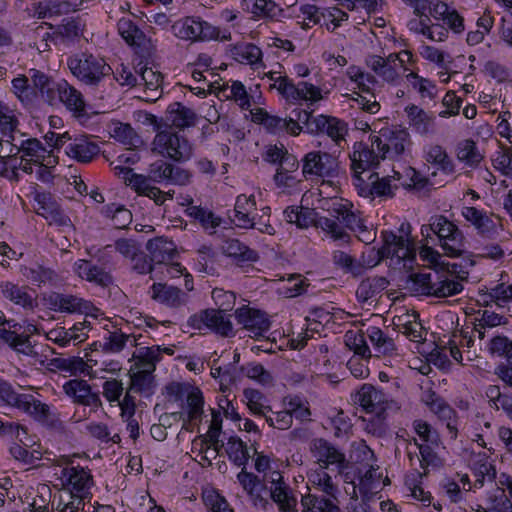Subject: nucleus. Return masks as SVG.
Segmentation results:
<instances>
[{"mask_svg":"<svg viewBox=\"0 0 512 512\" xmlns=\"http://www.w3.org/2000/svg\"><path fill=\"white\" fill-rule=\"evenodd\" d=\"M226 453L230 461L236 466L245 468L249 460L246 444L237 437H230L226 444Z\"/></svg>","mask_w":512,"mask_h":512,"instance_id":"13d9d810","label":"nucleus"},{"mask_svg":"<svg viewBox=\"0 0 512 512\" xmlns=\"http://www.w3.org/2000/svg\"><path fill=\"white\" fill-rule=\"evenodd\" d=\"M299 168V162L295 156H286L281 165H278L274 175V182L278 188L283 190L295 188L300 182L295 176Z\"/></svg>","mask_w":512,"mask_h":512,"instance_id":"bb28decb","label":"nucleus"},{"mask_svg":"<svg viewBox=\"0 0 512 512\" xmlns=\"http://www.w3.org/2000/svg\"><path fill=\"white\" fill-rule=\"evenodd\" d=\"M434 275L432 273H411L406 280V288L410 291L432 296Z\"/></svg>","mask_w":512,"mask_h":512,"instance_id":"5fc2aeb1","label":"nucleus"},{"mask_svg":"<svg viewBox=\"0 0 512 512\" xmlns=\"http://www.w3.org/2000/svg\"><path fill=\"white\" fill-rule=\"evenodd\" d=\"M425 160L446 174L454 172V164L446 150L438 144H429L423 150Z\"/></svg>","mask_w":512,"mask_h":512,"instance_id":"c9c22d12","label":"nucleus"},{"mask_svg":"<svg viewBox=\"0 0 512 512\" xmlns=\"http://www.w3.org/2000/svg\"><path fill=\"white\" fill-rule=\"evenodd\" d=\"M398 230L399 234L387 230L381 232L383 245L377 250L378 261L387 258L396 259L397 263L404 262V267H412L417 251L411 236V225L403 222Z\"/></svg>","mask_w":512,"mask_h":512,"instance_id":"20e7f679","label":"nucleus"},{"mask_svg":"<svg viewBox=\"0 0 512 512\" xmlns=\"http://www.w3.org/2000/svg\"><path fill=\"white\" fill-rule=\"evenodd\" d=\"M244 398L247 402L249 410L258 416L266 415V412H271V407L267 404L265 395L253 388H246L243 391Z\"/></svg>","mask_w":512,"mask_h":512,"instance_id":"052dcab7","label":"nucleus"},{"mask_svg":"<svg viewBox=\"0 0 512 512\" xmlns=\"http://www.w3.org/2000/svg\"><path fill=\"white\" fill-rule=\"evenodd\" d=\"M231 53L233 58L242 64L256 65L262 60L261 49L252 43L235 45Z\"/></svg>","mask_w":512,"mask_h":512,"instance_id":"6e6d98bb","label":"nucleus"},{"mask_svg":"<svg viewBox=\"0 0 512 512\" xmlns=\"http://www.w3.org/2000/svg\"><path fill=\"white\" fill-rule=\"evenodd\" d=\"M268 491L270 499L277 505L280 512L296 511L297 499L286 482L283 485L274 486Z\"/></svg>","mask_w":512,"mask_h":512,"instance_id":"79ce46f5","label":"nucleus"},{"mask_svg":"<svg viewBox=\"0 0 512 512\" xmlns=\"http://www.w3.org/2000/svg\"><path fill=\"white\" fill-rule=\"evenodd\" d=\"M310 451L318 467L325 466V469H328L330 466H336L338 473H342L347 468L345 454L324 438L313 439Z\"/></svg>","mask_w":512,"mask_h":512,"instance_id":"9b49d317","label":"nucleus"},{"mask_svg":"<svg viewBox=\"0 0 512 512\" xmlns=\"http://www.w3.org/2000/svg\"><path fill=\"white\" fill-rule=\"evenodd\" d=\"M237 324L249 332V336L259 338L265 335L270 329L271 321L268 315L249 306H242L235 311Z\"/></svg>","mask_w":512,"mask_h":512,"instance_id":"4468645a","label":"nucleus"},{"mask_svg":"<svg viewBox=\"0 0 512 512\" xmlns=\"http://www.w3.org/2000/svg\"><path fill=\"white\" fill-rule=\"evenodd\" d=\"M346 228L355 233L356 237L365 244H370L376 239V231L373 229V225L367 223V221L361 216L359 212H354L349 217H346Z\"/></svg>","mask_w":512,"mask_h":512,"instance_id":"e433bc0d","label":"nucleus"},{"mask_svg":"<svg viewBox=\"0 0 512 512\" xmlns=\"http://www.w3.org/2000/svg\"><path fill=\"white\" fill-rule=\"evenodd\" d=\"M35 86H30L29 79L25 75H19L12 80V92L25 106L33 105L37 95Z\"/></svg>","mask_w":512,"mask_h":512,"instance_id":"4d7b16f0","label":"nucleus"},{"mask_svg":"<svg viewBox=\"0 0 512 512\" xmlns=\"http://www.w3.org/2000/svg\"><path fill=\"white\" fill-rule=\"evenodd\" d=\"M237 480L243 490L247 493L249 500L254 507L260 508L264 511L272 508V503L264 496V493H266V484L260 477L246 471V468H242V470L237 474Z\"/></svg>","mask_w":512,"mask_h":512,"instance_id":"2eb2a0df","label":"nucleus"},{"mask_svg":"<svg viewBox=\"0 0 512 512\" xmlns=\"http://www.w3.org/2000/svg\"><path fill=\"white\" fill-rule=\"evenodd\" d=\"M43 300L50 310L61 313H77L86 309L85 302L74 295L49 292Z\"/></svg>","mask_w":512,"mask_h":512,"instance_id":"a211bd4d","label":"nucleus"},{"mask_svg":"<svg viewBox=\"0 0 512 512\" xmlns=\"http://www.w3.org/2000/svg\"><path fill=\"white\" fill-rule=\"evenodd\" d=\"M95 144L87 137L76 138L67 147L66 153L80 162H89L95 155Z\"/></svg>","mask_w":512,"mask_h":512,"instance_id":"8fccbe9b","label":"nucleus"},{"mask_svg":"<svg viewBox=\"0 0 512 512\" xmlns=\"http://www.w3.org/2000/svg\"><path fill=\"white\" fill-rule=\"evenodd\" d=\"M172 33L179 39L206 41L218 37V29L200 17H185L177 20L171 27Z\"/></svg>","mask_w":512,"mask_h":512,"instance_id":"6e6552de","label":"nucleus"},{"mask_svg":"<svg viewBox=\"0 0 512 512\" xmlns=\"http://www.w3.org/2000/svg\"><path fill=\"white\" fill-rule=\"evenodd\" d=\"M30 78L47 104L51 106L63 104L77 118L86 115V103L83 95L66 80L56 81L36 69L30 70Z\"/></svg>","mask_w":512,"mask_h":512,"instance_id":"f257e3e1","label":"nucleus"},{"mask_svg":"<svg viewBox=\"0 0 512 512\" xmlns=\"http://www.w3.org/2000/svg\"><path fill=\"white\" fill-rule=\"evenodd\" d=\"M382 156L376 147H373V136L371 145L364 142H356L353 146V152L350 154L351 169L356 173H363L366 170L377 166L382 160Z\"/></svg>","mask_w":512,"mask_h":512,"instance_id":"dca6fc26","label":"nucleus"},{"mask_svg":"<svg viewBox=\"0 0 512 512\" xmlns=\"http://www.w3.org/2000/svg\"><path fill=\"white\" fill-rule=\"evenodd\" d=\"M108 132L115 140L130 148H138L143 144L141 137L130 124L114 122L109 126Z\"/></svg>","mask_w":512,"mask_h":512,"instance_id":"37998d69","label":"nucleus"},{"mask_svg":"<svg viewBox=\"0 0 512 512\" xmlns=\"http://www.w3.org/2000/svg\"><path fill=\"white\" fill-rule=\"evenodd\" d=\"M462 216L470 222L481 236L492 238L497 233V224L485 211L476 207H463Z\"/></svg>","mask_w":512,"mask_h":512,"instance_id":"4be33fe9","label":"nucleus"},{"mask_svg":"<svg viewBox=\"0 0 512 512\" xmlns=\"http://www.w3.org/2000/svg\"><path fill=\"white\" fill-rule=\"evenodd\" d=\"M115 174L122 178L125 184L135 190L139 195L147 193L150 189L152 179L148 175L134 173L126 166H114Z\"/></svg>","mask_w":512,"mask_h":512,"instance_id":"2f4dec72","label":"nucleus"},{"mask_svg":"<svg viewBox=\"0 0 512 512\" xmlns=\"http://www.w3.org/2000/svg\"><path fill=\"white\" fill-rule=\"evenodd\" d=\"M186 213L189 217L200 222L204 229H215L221 224V219L215 214L201 206L190 205L186 209Z\"/></svg>","mask_w":512,"mask_h":512,"instance_id":"338daca9","label":"nucleus"},{"mask_svg":"<svg viewBox=\"0 0 512 512\" xmlns=\"http://www.w3.org/2000/svg\"><path fill=\"white\" fill-rule=\"evenodd\" d=\"M418 318L419 315L416 312L406 314L404 317H397L396 325L400 328L399 331L412 341H421L426 335L425 329Z\"/></svg>","mask_w":512,"mask_h":512,"instance_id":"c03bdc74","label":"nucleus"},{"mask_svg":"<svg viewBox=\"0 0 512 512\" xmlns=\"http://www.w3.org/2000/svg\"><path fill=\"white\" fill-rule=\"evenodd\" d=\"M167 112L169 113V119L172 125L177 128H185L194 125L196 119L195 112L180 102L170 104Z\"/></svg>","mask_w":512,"mask_h":512,"instance_id":"09e8293b","label":"nucleus"},{"mask_svg":"<svg viewBox=\"0 0 512 512\" xmlns=\"http://www.w3.org/2000/svg\"><path fill=\"white\" fill-rule=\"evenodd\" d=\"M353 400L369 414L384 413L386 409L385 394L370 384H363L353 395Z\"/></svg>","mask_w":512,"mask_h":512,"instance_id":"f3484780","label":"nucleus"},{"mask_svg":"<svg viewBox=\"0 0 512 512\" xmlns=\"http://www.w3.org/2000/svg\"><path fill=\"white\" fill-rule=\"evenodd\" d=\"M102 215L111 220L115 229H124L132 222V213L123 206L108 205L102 210Z\"/></svg>","mask_w":512,"mask_h":512,"instance_id":"680f3d73","label":"nucleus"},{"mask_svg":"<svg viewBox=\"0 0 512 512\" xmlns=\"http://www.w3.org/2000/svg\"><path fill=\"white\" fill-rule=\"evenodd\" d=\"M151 297L167 306L179 307L185 303V293L173 286L162 283H154L151 287Z\"/></svg>","mask_w":512,"mask_h":512,"instance_id":"c756f323","label":"nucleus"},{"mask_svg":"<svg viewBox=\"0 0 512 512\" xmlns=\"http://www.w3.org/2000/svg\"><path fill=\"white\" fill-rule=\"evenodd\" d=\"M187 326L203 334L206 331L215 332L223 337H231L235 334L230 316L223 310L206 309L193 314L188 318Z\"/></svg>","mask_w":512,"mask_h":512,"instance_id":"0eeeda50","label":"nucleus"},{"mask_svg":"<svg viewBox=\"0 0 512 512\" xmlns=\"http://www.w3.org/2000/svg\"><path fill=\"white\" fill-rule=\"evenodd\" d=\"M204 398L199 389H193L187 395L186 414L189 423L199 422L204 413Z\"/></svg>","mask_w":512,"mask_h":512,"instance_id":"e2e57ef3","label":"nucleus"},{"mask_svg":"<svg viewBox=\"0 0 512 512\" xmlns=\"http://www.w3.org/2000/svg\"><path fill=\"white\" fill-rule=\"evenodd\" d=\"M485 396L490 408L502 411L512 422V392L501 391L498 385H488Z\"/></svg>","mask_w":512,"mask_h":512,"instance_id":"cd10ccee","label":"nucleus"},{"mask_svg":"<svg viewBox=\"0 0 512 512\" xmlns=\"http://www.w3.org/2000/svg\"><path fill=\"white\" fill-rule=\"evenodd\" d=\"M389 281L382 276L369 277L359 284L356 295L359 299L367 301L387 288Z\"/></svg>","mask_w":512,"mask_h":512,"instance_id":"864d4df0","label":"nucleus"},{"mask_svg":"<svg viewBox=\"0 0 512 512\" xmlns=\"http://www.w3.org/2000/svg\"><path fill=\"white\" fill-rule=\"evenodd\" d=\"M130 392L149 397L154 393L155 383L153 373L138 369L131 374Z\"/></svg>","mask_w":512,"mask_h":512,"instance_id":"3c124183","label":"nucleus"},{"mask_svg":"<svg viewBox=\"0 0 512 512\" xmlns=\"http://www.w3.org/2000/svg\"><path fill=\"white\" fill-rule=\"evenodd\" d=\"M35 201L38 204L37 213L47 219L50 223H64L63 215L59 207L51 201V197L46 193H37Z\"/></svg>","mask_w":512,"mask_h":512,"instance_id":"de8ad7c7","label":"nucleus"},{"mask_svg":"<svg viewBox=\"0 0 512 512\" xmlns=\"http://www.w3.org/2000/svg\"><path fill=\"white\" fill-rule=\"evenodd\" d=\"M337 170V158L330 153L311 151L302 158V175L305 179L333 177Z\"/></svg>","mask_w":512,"mask_h":512,"instance_id":"1a4fd4ad","label":"nucleus"},{"mask_svg":"<svg viewBox=\"0 0 512 512\" xmlns=\"http://www.w3.org/2000/svg\"><path fill=\"white\" fill-rule=\"evenodd\" d=\"M267 77L273 81L271 88L277 89L287 101L313 105L323 99L321 88L310 82L299 81L295 84L288 76L277 75L276 72H269Z\"/></svg>","mask_w":512,"mask_h":512,"instance_id":"423d86ee","label":"nucleus"},{"mask_svg":"<svg viewBox=\"0 0 512 512\" xmlns=\"http://www.w3.org/2000/svg\"><path fill=\"white\" fill-rule=\"evenodd\" d=\"M23 275L33 284L42 285L52 283L56 280V274L53 270L42 265L35 264L23 269Z\"/></svg>","mask_w":512,"mask_h":512,"instance_id":"774afa93","label":"nucleus"},{"mask_svg":"<svg viewBox=\"0 0 512 512\" xmlns=\"http://www.w3.org/2000/svg\"><path fill=\"white\" fill-rule=\"evenodd\" d=\"M255 210V197L241 194L236 198L233 221L240 228L250 229L255 225V216L251 215Z\"/></svg>","mask_w":512,"mask_h":512,"instance_id":"a878e982","label":"nucleus"},{"mask_svg":"<svg viewBox=\"0 0 512 512\" xmlns=\"http://www.w3.org/2000/svg\"><path fill=\"white\" fill-rule=\"evenodd\" d=\"M409 141V133L404 129H397L373 136V147L377 148L383 159H394L404 153Z\"/></svg>","mask_w":512,"mask_h":512,"instance_id":"ddd939ff","label":"nucleus"},{"mask_svg":"<svg viewBox=\"0 0 512 512\" xmlns=\"http://www.w3.org/2000/svg\"><path fill=\"white\" fill-rule=\"evenodd\" d=\"M414 446L419 451V455L415 454V458L422 469V471H416V477L422 479L429 472L430 468H437L441 465V460L428 444H419L416 439H413Z\"/></svg>","mask_w":512,"mask_h":512,"instance_id":"4c0bfd02","label":"nucleus"},{"mask_svg":"<svg viewBox=\"0 0 512 512\" xmlns=\"http://www.w3.org/2000/svg\"><path fill=\"white\" fill-rule=\"evenodd\" d=\"M240 6L255 19L275 15L276 4L273 0H241Z\"/></svg>","mask_w":512,"mask_h":512,"instance_id":"603ef678","label":"nucleus"},{"mask_svg":"<svg viewBox=\"0 0 512 512\" xmlns=\"http://www.w3.org/2000/svg\"><path fill=\"white\" fill-rule=\"evenodd\" d=\"M309 134H325L337 147L342 149V143L346 142L348 125L344 120L337 117L319 114L315 116V121L310 124Z\"/></svg>","mask_w":512,"mask_h":512,"instance_id":"f8f14e48","label":"nucleus"},{"mask_svg":"<svg viewBox=\"0 0 512 512\" xmlns=\"http://www.w3.org/2000/svg\"><path fill=\"white\" fill-rule=\"evenodd\" d=\"M471 469L477 477L475 486L482 487L485 480L492 482L496 479V469L485 452L478 453L471 459Z\"/></svg>","mask_w":512,"mask_h":512,"instance_id":"58836bf2","label":"nucleus"},{"mask_svg":"<svg viewBox=\"0 0 512 512\" xmlns=\"http://www.w3.org/2000/svg\"><path fill=\"white\" fill-rule=\"evenodd\" d=\"M223 252L238 262H256L259 258L255 250L249 248L238 239H228L223 245Z\"/></svg>","mask_w":512,"mask_h":512,"instance_id":"49530a36","label":"nucleus"},{"mask_svg":"<svg viewBox=\"0 0 512 512\" xmlns=\"http://www.w3.org/2000/svg\"><path fill=\"white\" fill-rule=\"evenodd\" d=\"M430 410L438 415L439 418L447 421V429L450 431L451 437L457 435V428L453 424L452 419L455 417V410L440 396L434 402H430Z\"/></svg>","mask_w":512,"mask_h":512,"instance_id":"69168bd1","label":"nucleus"},{"mask_svg":"<svg viewBox=\"0 0 512 512\" xmlns=\"http://www.w3.org/2000/svg\"><path fill=\"white\" fill-rule=\"evenodd\" d=\"M146 120L157 131L152 141V151L154 153L177 163H185L192 158L194 147L185 135L171 130L159 131L158 119L152 114H147Z\"/></svg>","mask_w":512,"mask_h":512,"instance_id":"7ed1b4c3","label":"nucleus"},{"mask_svg":"<svg viewBox=\"0 0 512 512\" xmlns=\"http://www.w3.org/2000/svg\"><path fill=\"white\" fill-rule=\"evenodd\" d=\"M68 67L79 80L92 84L96 79V58L91 53H80L68 60Z\"/></svg>","mask_w":512,"mask_h":512,"instance_id":"aec40b11","label":"nucleus"},{"mask_svg":"<svg viewBox=\"0 0 512 512\" xmlns=\"http://www.w3.org/2000/svg\"><path fill=\"white\" fill-rule=\"evenodd\" d=\"M368 65L386 82L395 83L399 79V73L394 65L389 64L380 56H372L368 61Z\"/></svg>","mask_w":512,"mask_h":512,"instance_id":"0e129e2a","label":"nucleus"},{"mask_svg":"<svg viewBox=\"0 0 512 512\" xmlns=\"http://www.w3.org/2000/svg\"><path fill=\"white\" fill-rule=\"evenodd\" d=\"M327 470L322 466L308 472L309 493L301 498L303 512H341L336 504L338 485Z\"/></svg>","mask_w":512,"mask_h":512,"instance_id":"f03ea898","label":"nucleus"},{"mask_svg":"<svg viewBox=\"0 0 512 512\" xmlns=\"http://www.w3.org/2000/svg\"><path fill=\"white\" fill-rule=\"evenodd\" d=\"M3 297L25 310H33L37 303L36 298L30 294L29 287L13 282H0Z\"/></svg>","mask_w":512,"mask_h":512,"instance_id":"412c9836","label":"nucleus"},{"mask_svg":"<svg viewBox=\"0 0 512 512\" xmlns=\"http://www.w3.org/2000/svg\"><path fill=\"white\" fill-rule=\"evenodd\" d=\"M408 122L412 130L421 136H430L436 132L435 116L417 105H408L405 108Z\"/></svg>","mask_w":512,"mask_h":512,"instance_id":"6ab92c4d","label":"nucleus"},{"mask_svg":"<svg viewBox=\"0 0 512 512\" xmlns=\"http://www.w3.org/2000/svg\"><path fill=\"white\" fill-rule=\"evenodd\" d=\"M17 153V145L0 140V175L11 181L19 180L17 159L14 158Z\"/></svg>","mask_w":512,"mask_h":512,"instance_id":"393cba45","label":"nucleus"},{"mask_svg":"<svg viewBox=\"0 0 512 512\" xmlns=\"http://www.w3.org/2000/svg\"><path fill=\"white\" fill-rule=\"evenodd\" d=\"M463 284L454 279L445 275V273H440V271H436L434 274V284L432 296L437 298H446L457 295L463 291Z\"/></svg>","mask_w":512,"mask_h":512,"instance_id":"72a5a7b5","label":"nucleus"},{"mask_svg":"<svg viewBox=\"0 0 512 512\" xmlns=\"http://www.w3.org/2000/svg\"><path fill=\"white\" fill-rule=\"evenodd\" d=\"M146 248L150 255V261L155 265L168 264L177 254L175 243L163 237L149 240Z\"/></svg>","mask_w":512,"mask_h":512,"instance_id":"5701e85b","label":"nucleus"},{"mask_svg":"<svg viewBox=\"0 0 512 512\" xmlns=\"http://www.w3.org/2000/svg\"><path fill=\"white\" fill-rule=\"evenodd\" d=\"M71 10H73L72 4L63 0H46L33 5L34 16L38 19L58 17Z\"/></svg>","mask_w":512,"mask_h":512,"instance_id":"7c9ffc66","label":"nucleus"},{"mask_svg":"<svg viewBox=\"0 0 512 512\" xmlns=\"http://www.w3.org/2000/svg\"><path fill=\"white\" fill-rule=\"evenodd\" d=\"M120 36L130 46L146 49L149 44L144 32L129 18H121L117 24Z\"/></svg>","mask_w":512,"mask_h":512,"instance_id":"c85d7f7f","label":"nucleus"},{"mask_svg":"<svg viewBox=\"0 0 512 512\" xmlns=\"http://www.w3.org/2000/svg\"><path fill=\"white\" fill-rule=\"evenodd\" d=\"M59 479L61 485L77 496L80 501L85 498V490L90 487L93 482V476L87 467L74 465L73 461L67 463L60 470Z\"/></svg>","mask_w":512,"mask_h":512,"instance_id":"9d476101","label":"nucleus"},{"mask_svg":"<svg viewBox=\"0 0 512 512\" xmlns=\"http://www.w3.org/2000/svg\"><path fill=\"white\" fill-rule=\"evenodd\" d=\"M102 339L103 342L100 344V347L103 353H119L127 342H130L132 346L138 345L135 335H127L120 330H107Z\"/></svg>","mask_w":512,"mask_h":512,"instance_id":"f704fd0d","label":"nucleus"},{"mask_svg":"<svg viewBox=\"0 0 512 512\" xmlns=\"http://www.w3.org/2000/svg\"><path fill=\"white\" fill-rule=\"evenodd\" d=\"M315 226L320 228L329 238L339 246L349 245L351 236L345 229L335 220L329 217H319Z\"/></svg>","mask_w":512,"mask_h":512,"instance_id":"ea45409f","label":"nucleus"},{"mask_svg":"<svg viewBox=\"0 0 512 512\" xmlns=\"http://www.w3.org/2000/svg\"><path fill=\"white\" fill-rule=\"evenodd\" d=\"M432 227L437 244L444 251L445 255L451 258H458L467 249V240L462 230L446 216H432Z\"/></svg>","mask_w":512,"mask_h":512,"instance_id":"39448f33","label":"nucleus"},{"mask_svg":"<svg viewBox=\"0 0 512 512\" xmlns=\"http://www.w3.org/2000/svg\"><path fill=\"white\" fill-rule=\"evenodd\" d=\"M457 159L467 166L476 167L482 161L483 155L478 150L476 143L467 139L458 144Z\"/></svg>","mask_w":512,"mask_h":512,"instance_id":"bf43d9fd","label":"nucleus"},{"mask_svg":"<svg viewBox=\"0 0 512 512\" xmlns=\"http://www.w3.org/2000/svg\"><path fill=\"white\" fill-rule=\"evenodd\" d=\"M63 389L80 404L90 406L96 403V393L92 392V387L85 380H70L64 384Z\"/></svg>","mask_w":512,"mask_h":512,"instance_id":"473e14b6","label":"nucleus"},{"mask_svg":"<svg viewBox=\"0 0 512 512\" xmlns=\"http://www.w3.org/2000/svg\"><path fill=\"white\" fill-rule=\"evenodd\" d=\"M366 335L373 345L377 356H392L395 354L396 346L394 340L385 335L380 328L376 326H369L366 329Z\"/></svg>","mask_w":512,"mask_h":512,"instance_id":"a19ab883","label":"nucleus"},{"mask_svg":"<svg viewBox=\"0 0 512 512\" xmlns=\"http://www.w3.org/2000/svg\"><path fill=\"white\" fill-rule=\"evenodd\" d=\"M50 28L54 29L52 34H47L54 45L70 44L82 34V26L79 20L74 18L63 19L62 23Z\"/></svg>","mask_w":512,"mask_h":512,"instance_id":"b1692460","label":"nucleus"},{"mask_svg":"<svg viewBox=\"0 0 512 512\" xmlns=\"http://www.w3.org/2000/svg\"><path fill=\"white\" fill-rule=\"evenodd\" d=\"M132 357L136 359L135 366L137 369L153 373L156 364L161 360L160 346L142 347L134 352Z\"/></svg>","mask_w":512,"mask_h":512,"instance_id":"a18cd8bd","label":"nucleus"}]
</instances>
